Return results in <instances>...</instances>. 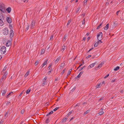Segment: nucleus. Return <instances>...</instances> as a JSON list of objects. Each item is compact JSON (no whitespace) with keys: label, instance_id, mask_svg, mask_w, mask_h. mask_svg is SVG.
Wrapping results in <instances>:
<instances>
[{"label":"nucleus","instance_id":"nucleus-32","mask_svg":"<svg viewBox=\"0 0 124 124\" xmlns=\"http://www.w3.org/2000/svg\"><path fill=\"white\" fill-rule=\"evenodd\" d=\"M39 62V61L38 60L36 61L35 63V65L36 66L38 64Z\"/></svg>","mask_w":124,"mask_h":124},{"label":"nucleus","instance_id":"nucleus-2","mask_svg":"<svg viewBox=\"0 0 124 124\" xmlns=\"http://www.w3.org/2000/svg\"><path fill=\"white\" fill-rule=\"evenodd\" d=\"M103 34L102 32L98 33L97 35V38L98 40H101L102 39Z\"/></svg>","mask_w":124,"mask_h":124},{"label":"nucleus","instance_id":"nucleus-33","mask_svg":"<svg viewBox=\"0 0 124 124\" xmlns=\"http://www.w3.org/2000/svg\"><path fill=\"white\" fill-rule=\"evenodd\" d=\"M71 70L72 69H70L69 70L68 72L67 75H69L70 74Z\"/></svg>","mask_w":124,"mask_h":124},{"label":"nucleus","instance_id":"nucleus-39","mask_svg":"<svg viewBox=\"0 0 124 124\" xmlns=\"http://www.w3.org/2000/svg\"><path fill=\"white\" fill-rule=\"evenodd\" d=\"M99 44L97 42H96L95 43L94 45V46L95 47H97L98 45Z\"/></svg>","mask_w":124,"mask_h":124},{"label":"nucleus","instance_id":"nucleus-62","mask_svg":"<svg viewBox=\"0 0 124 124\" xmlns=\"http://www.w3.org/2000/svg\"><path fill=\"white\" fill-rule=\"evenodd\" d=\"M51 65H49V66L48 67V69H50V68L51 67Z\"/></svg>","mask_w":124,"mask_h":124},{"label":"nucleus","instance_id":"nucleus-18","mask_svg":"<svg viewBox=\"0 0 124 124\" xmlns=\"http://www.w3.org/2000/svg\"><path fill=\"white\" fill-rule=\"evenodd\" d=\"M66 48V46H63L62 47L61 51L63 52Z\"/></svg>","mask_w":124,"mask_h":124},{"label":"nucleus","instance_id":"nucleus-19","mask_svg":"<svg viewBox=\"0 0 124 124\" xmlns=\"http://www.w3.org/2000/svg\"><path fill=\"white\" fill-rule=\"evenodd\" d=\"M4 24V22L3 21V20H0V26H2Z\"/></svg>","mask_w":124,"mask_h":124},{"label":"nucleus","instance_id":"nucleus-63","mask_svg":"<svg viewBox=\"0 0 124 124\" xmlns=\"http://www.w3.org/2000/svg\"><path fill=\"white\" fill-rule=\"evenodd\" d=\"M29 28V25H28L27 27L26 28V29L27 30H28Z\"/></svg>","mask_w":124,"mask_h":124},{"label":"nucleus","instance_id":"nucleus-4","mask_svg":"<svg viewBox=\"0 0 124 124\" xmlns=\"http://www.w3.org/2000/svg\"><path fill=\"white\" fill-rule=\"evenodd\" d=\"M3 32L4 35H7L8 33V29L7 27L3 29Z\"/></svg>","mask_w":124,"mask_h":124},{"label":"nucleus","instance_id":"nucleus-16","mask_svg":"<svg viewBox=\"0 0 124 124\" xmlns=\"http://www.w3.org/2000/svg\"><path fill=\"white\" fill-rule=\"evenodd\" d=\"M83 71L81 72L77 76V77L76 78H79L83 74Z\"/></svg>","mask_w":124,"mask_h":124},{"label":"nucleus","instance_id":"nucleus-27","mask_svg":"<svg viewBox=\"0 0 124 124\" xmlns=\"http://www.w3.org/2000/svg\"><path fill=\"white\" fill-rule=\"evenodd\" d=\"M90 110H88L86 111V112H85L84 114V115H85L86 114H87L88 113H89L90 112Z\"/></svg>","mask_w":124,"mask_h":124},{"label":"nucleus","instance_id":"nucleus-60","mask_svg":"<svg viewBox=\"0 0 124 124\" xmlns=\"http://www.w3.org/2000/svg\"><path fill=\"white\" fill-rule=\"evenodd\" d=\"M120 93H124V91L123 90H121L120 91Z\"/></svg>","mask_w":124,"mask_h":124},{"label":"nucleus","instance_id":"nucleus-47","mask_svg":"<svg viewBox=\"0 0 124 124\" xmlns=\"http://www.w3.org/2000/svg\"><path fill=\"white\" fill-rule=\"evenodd\" d=\"M85 67V66H84L83 67L79 69V71H80L81 70H82Z\"/></svg>","mask_w":124,"mask_h":124},{"label":"nucleus","instance_id":"nucleus-36","mask_svg":"<svg viewBox=\"0 0 124 124\" xmlns=\"http://www.w3.org/2000/svg\"><path fill=\"white\" fill-rule=\"evenodd\" d=\"M8 113H9V112H8V111L7 112L5 113V114L4 115V116L5 117H6L8 116Z\"/></svg>","mask_w":124,"mask_h":124},{"label":"nucleus","instance_id":"nucleus-25","mask_svg":"<svg viewBox=\"0 0 124 124\" xmlns=\"http://www.w3.org/2000/svg\"><path fill=\"white\" fill-rule=\"evenodd\" d=\"M67 35H66L64 36V37L63 38V42L65 41V40L66 38V37H67Z\"/></svg>","mask_w":124,"mask_h":124},{"label":"nucleus","instance_id":"nucleus-56","mask_svg":"<svg viewBox=\"0 0 124 124\" xmlns=\"http://www.w3.org/2000/svg\"><path fill=\"white\" fill-rule=\"evenodd\" d=\"M9 28L11 29H12L13 28L12 27L11 25H9Z\"/></svg>","mask_w":124,"mask_h":124},{"label":"nucleus","instance_id":"nucleus-10","mask_svg":"<svg viewBox=\"0 0 124 124\" xmlns=\"http://www.w3.org/2000/svg\"><path fill=\"white\" fill-rule=\"evenodd\" d=\"M61 58V57L60 56L57 58L56 60H55L54 61V63L55 64H56L60 60Z\"/></svg>","mask_w":124,"mask_h":124},{"label":"nucleus","instance_id":"nucleus-24","mask_svg":"<svg viewBox=\"0 0 124 124\" xmlns=\"http://www.w3.org/2000/svg\"><path fill=\"white\" fill-rule=\"evenodd\" d=\"M30 71H28L24 75V77H26L29 74Z\"/></svg>","mask_w":124,"mask_h":124},{"label":"nucleus","instance_id":"nucleus-3","mask_svg":"<svg viewBox=\"0 0 124 124\" xmlns=\"http://www.w3.org/2000/svg\"><path fill=\"white\" fill-rule=\"evenodd\" d=\"M6 51V47L4 46H3L1 48L0 52L1 54H4Z\"/></svg>","mask_w":124,"mask_h":124},{"label":"nucleus","instance_id":"nucleus-57","mask_svg":"<svg viewBox=\"0 0 124 124\" xmlns=\"http://www.w3.org/2000/svg\"><path fill=\"white\" fill-rule=\"evenodd\" d=\"M116 81V79H114V80H113L111 81V82H115Z\"/></svg>","mask_w":124,"mask_h":124},{"label":"nucleus","instance_id":"nucleus-12","mask_svg":"<svg viewBox=\"0 0 124 124\" xmlns=\"http://www.w3.org/2000/svg\"><path fill=\"white\" fill-rule=\"evenodd\" d=\"M11 10V8L10 7H8L6 9V10L7 11V12L9 13H10Z\"/></svg>","mask_w":124,"mask_h":124},{"label":"nucleus","instance_id":"nucleus-1","mask_svg":"<svg viewBox=\"0 0 124 124\" xmlns=\"http://www.w3.org/2000/svg\"><path fill=\"white\" fill-rule=\"evenodd\" d=\"M5 8V5L3 4H1L0 5V10L2 12L5 13L6 12Z\"/></svg>","mask_w":124,"mask_h":124},{"label":"nucleus","instance_id":"nucleus-34","mask_svg":"<svg viewBox=\"0 0 124 124\" xmlns=\"http://www.w3.org/2000/svg\"><path fill=\"white\" fill-rule=\"evenodd\" d=\"M31 91L30 89H28V90H27L26 93L27 94H28L29 92H30Z\"/></svg>","mask_w":124,"mask_h":124},{"label":"nucleus","instance_id":"nucleus-22","mask_svg":"<svg viewBox=\"0 0 124 124\" xmlns=\"http://www.w3.org/2000/svg\"><path fill=\"white\" fill-rule=\"evenodd\" d=\"M119 68L120 67L118 66H117L114 69V70L115 71L119 69Z\"/></svg>","mask_w":124,"mask_h":124},{"label":"nucleus","instance_id":"nucleus-41","mask_svg":"<svg viewBox=\"0 0 124 124\" xmlns=\"http://www.w3.org/2000/svg\"><path fill=\"white\" fill-rule=\"evenodd\" d=\"M101 86V85H100V84H98L96 86V87L97 88H99Z\"/></svg>","mask_w":124,"mask_h":124},{"label":"nucleus","instance_id":"nucleus-51","mask_svg":"<svg viewBox=\"0 0 124 124\" xmlns=\"http://www.w3.org/2000/svg\"><path fill=\"white\" fill-rule=\"evenodd\" d=\"M47 78V77H45L43 79V81H46V80Z\"/></svg>","mask_w":124,"mask_h":124},{"label":"nucleus","instance_id":"nucleus-53","mask_svg":"<svg viewBox=\"0 0 124 124\" xmlns=\"http://www.w3.org/2000/svg\"><path fill=\"white\" fill-rule=\"evenodd\" d=\"M84 63V62H83L82 63V64H81L78 67V68H79Z\"/></svg>","mask_w":124,"mask_h":124},{"label":"nucleus","instance_id":"nucleus-61","mask_svg":"<svg viewBox=\"0 0 124 124\" xmlns=\"http://www.w3.org/2000/svg\"><path fill=\"white\" fill-rule=\"evenodd\" d=\"M7 73H5L3 76H5V77H6V76H7Z\"/></svg>","mask_w":124,"mask_h":124},{"label":"nucleus","instance_id":"nucleus-55","mask_svg":"<svg viewBox=\"0 0 124 124\" xmlns=\"http://www.w3.org/2000/svg\"><path fill=\"white\" fill-rule=\"evenodd\" d=\"M91 56V55H89L87 56L86 58H88Z\"/></svg>","mask_w":124,"mask_h":124},{"label":"nucleus","instance_id":"nucleus-49","mask_svg":"<svg viewBox=\"0 0 124 124\" xmlns=\"http://www.w3.org/2000/svg\"><path fill=\"white\" fill-rule=\"evenodd\" d=\"M104 98V97H101L100 98L99 101H101Z\"/></svg>","mask_w":124,"mask_h":124},{"label":"nucleus","instance_id":"nucleus-35","mask_svg":"<svg viewBox=\"0 0 124 124\" xmlns=\"http://www.w3.org/2000/svg\"><path fill=\"white\" fill-rule=\"evenodd\" d=\"M102 24V23L100 24L97 27V28L96 29H99L100 28L101 26V25Z\"/></svg>","mask_w":124,"mask_h":124},{"label":"nucleus","instance_id":"nucleus-7","mask_svg":"<svg viewBox=\"0 0 124 124\" xmlns=\"http://www.w3.org/2000/svg\"><path fill=\"white\" fill-rule=\"evenodd\" d=\"M10 37L11 38L13 37L14 36V31L12 30H11L10 31Z\"/></svg>","mask_w":124,"mask_h":124},{"label":"nucleus","instance_id":"nucleus-46","mask_svg":"<svg viewBox=\"0 0 124 124\" xmlns=\"http://www.w3.org/2000/svg\"><path fill=\"white\" fill-rule=\"evenodd\" d=\"M53 35H52L50 37V40H52V39H53Z\"/></svg>","mask_w":124,"mask_h":124},{"label":"nucleus","instance_id":"nucleus-28","mask_svg":"<svg viewBox=\"0 0 124 124\" xmlns=\"http://www.w3.org/2000/svg\"><path fill=\"white\" fill-rule=\"evenodd\" d=\"M104 113V112L103 111H100V110L98 114L100 115H101L103 114Z\"/></svg>","mask_w":124,"mask_h":124},{"label":"nucleus","instance_id":"nucleus-59","mask_svg":"<svg viewBox=\"0 0 124 124\" xmlns=\"http://www.w3.org/2000/svg\"><path fill=\"white\" fill-rule=\"evenodd\" d=\"M120 11V10H119L118 11H117V12L116 13V14L117 15H118L119 14V12Z\"/></svg>","mask_w":124,"mask_h":124},{"label":"nucleus","instance_id":"nucleus-11","mask_svg":"<svg viewBox=\"0 0 124 124\" xmlns=\"http://www.w3.org/2000/svg\"><path fill=\"white\" fill-rule=\"evenodd\" d=\"M11 44V42L10 40H8L6 44V46H9Z\"/></svg>","mask_w":124,"mask_h":124},{"label":"nucleus","instance_id":"nucleus-42","mask_svg":"<svg viewBox=\"0 0 124 124\" xmlns=\"http://www.w3.org/2000/svg\"><path fill=\"white\" fill-rule=\"evenodd\" d=\"M24 112V109H22L21 111V113L22 114H23Z\"/></svg>","mask_w":124,"mask_h":124},{"label":"nucleus","instance_id":"nucleus-5","mask_svg":"<svg viewBox=\"0 0 124 124\" xmlns=\"http://www.w3.org/2000/svg\"><path fill=\"white\" fill-rule=\"evenodd\" d=\"M35 21H32L31 22L30 28L31 29L33 28L35 26Z\"/></svg>","mask_w":124,"mask_h":124},{"label":"nucleus","instance_id":"nucleus-30","mask_svg":"<svg viewBox=\"0 0 124 124\" xmlns=\"http://www.w3.org/2000/svg\"><path fill=\"white\" fill-rule=\"evenodd\" d=\"M53 111L52 110L50 112H49V113H48V114H47L46 115V116H48L50 114H53Z\"/></svg>","mask_w":124,"mask_h":124},{"label":"nucleus","instance_id":"nucleus-6","mask_svg":"<svg viewBox=\"0 0 124 124\" xmlns=\"http://www.w3.org/2000/svg\"><path fill=\"white\" fill-rule=\"evenodd\" d=\"M65 65V62H63L62 63H61L60 66V69H62Z\"/></svg>","mask_w":124,"mask_h":124},{"label":"nucleus","instance_id":"nucleus-20","mask_svg":"<svg viewBox=\"0 0 124 124\" xmlns=\"http://www.w3.org/2000/svg\"><path fill=\"white\" fill-rule=\"evenodd\" d=\"M6 78V77H5V76H3L0 80V81L1 82L2 81H3V80L5 79Z\"/></svg>","mask_w":124,"mask_h":124},{"label":"nucleus","instance_id":"nucleus-58","mask_svg":"<svg viewBox=\"0 0 124 124\" xmlns=\"http://www.w3.org/2000/svg\"><path fill=\"white\" fill-rule=\"evenodd\" d=\"M23 0V1L24 2L26 3L28 1V0Z\"/></svg>","mask_w":124,"mask_h":124},{"label":"nucleus","instance_id":"nucleus-15","mask_svg":"<svg viewBox=\"0 0 124 124\" xmlns=\"http://www.w3.org/2000/svg\"><path fill=\"white\" fill-rule=\"evenodd\" d=\"M4 17L3 14H0V20H3L4 19Z\"/></svg>","mask_w":124,"mask_h":124},{"label":"nucleus","instance_id":"nucleus-26","mask_svg":"<svg viewBox=\"0 0 124 124\" xmlns=\"http://www.w3.org/2000/svg\"><path fill=\"white\" fill-rule=\"evenodd\" d=\"M45 50L44 49H42L41 50V54H43L44 53Z\"/></svg>","mask_w":124,"mask_h":124},{"label":"nucleus","instance_id":"nucleus-52","mask_svg":"<svg viewBox=\"0 0 124 124\" xmlns=\"http://www.w3.org/2000/svg\"><path fill=\"white\" fill-rule=\"evenodd\" d=\"M85 19H84L82 21V23L83 24H85Z\"/></svg>","mask_w":124,"mask_h":124},{"label":"nucleus","instance_id":"nucleus-23","mask_svg":"<svg viewBox=\"0 0 124 124\" xmlns=\"http://www.w3.org/2000/svg\"><path fill=\"white\" fill-rule=\"evenodd\" d=\"M7 91L6 90H4L3 91V92L2 93V95L4 96V95L6 93V92Z\"/></svg>","mask_w":124,"mask_h":124},{"label":"nucleus","instance_id":"nucleus-9","mask_svg":"<svg viewBox=\"0 0 124 124\" xmlns=\"http://www.w3.org/2000/svg\"><path fill=\"white\" fill-rule=\"evenodd\" d=\"M48 61V60H46L44 63L42 64V65H41V67L42 68H43L45 65H46L47 63V62Z\"/></svg>","mask_w":124,"mask_h":124},{"label":"nucleus","instance_id":"nucleus-31","mask_svg":"<svg viewBox=\"0 0 124 124\" xmlns=\"http://www.w3.org/2000/svg\"><path fill=\"white\" fill-rule=\"evenodd\" d=\"M71 19L68 22V23L67 24V26H68L70 23L71 22Z\"/></svg>","mask_w":124,"mask_h":124},{"label":"nucleus","instance_id":"nucleus-64","mask_svg":"<svg viewBox=\"0 0 124 124\" xmlns=\"http://www.w3.org/2000/svg\"><path fill=\"white\" fill-rule=\"evenodd\" d=\"M3 122L1 121L0 122V124H3Z\"/></svg>","mask_w":124,"mask_h":124},{"label":"nucleus","instance_id":"nucleus-29","mask_svg":"<svg viewBox=\"0 0 124 124\" xmlns=\"http://www.w3.org/2000/svg\"><path fill=\"white\" fill-rule=\"evenodd\" d=\"M88 0H85L84 1L83 5H86L87 4V2Z\"/></svg>","mask_w":124,"mask_h":124},{"label":"nucleus","instance_id":"nucleus-13","mask_svg":"<svg viewBox=\"0 0 124 124\" xmlns=\"http://www.w3.org/2000/svg\"><path fill=\"white\" fill-rule=\"evenodd\" d=\"M95 64V63H93L91 64L88 66V68L90 69L93 67L94 66Z\"/></svg>","mask_w":124,"mask_h":124},{"label":"nucleus","instance_id":"nucleus-8","mask_svg":"<svg viewBox=\"0 0 124 124\" xmlns=\"http://www.w3.org/2000/svg\"><path fill=\"white\" fill-rule=\"evenodd\" d=\"M6 20L9 23H11L12 22V20L11 18L9 17H7L6 18Z\"/></svg>","mask_w":124,"mask_h":124},{"label":"nucleus","instance_id":"nucleus-40","mask_svg":"<svg viewBox=\"0 0 124 124\" xmlns=\"http://www.w3.org/2000/svg\"><path fill=\"white\" fill-rule=\"evenodd\" d=\"M7 67L6 66H5L4 67L3 69V70H2V72H3V73H4V72H3V71L5 70H6V69H7Z\"/></svg>","mask_w":124,"mask_h":124},{"label":"nucleus","instance_id":"nucleus-21","mask_svg":"<svg viewBox=\"0 0 124 124\" xmlns=\"http://www.w3.org/2000/svg\"><path fill=\"white\" fill-rule=\"evenodd\" d=\"M81 8V7L79 6L78 8H77V10L76 11V13H78L79 11Z\"/></svg>","mask_w":124,"mask_h":124},{"label":"nucleus","instance_id":"nucleus-38","mask_svg":"<svg viewBox=\"0 0 124 124\" xmlns=\"http://www.w3.org/2000/svg\"><path fill=\"white\" fill-rule=\"evenodd\" d=\"M66 70V69H65L62 71V72L61 73L62 75H63V74L64 73V72L65 70Z\"/></svg>","mask_w":124,"mask_h":124},{"label":"nucleus","instance_id":"nucleus-50","mask_svg":"<svg viewBox=\"0 0 124 124\" xmlns=\"http://www.w3.org/2000/svg\"><path fill=\"white\" fill-rule=\"evenodd\" d=\"M72 113V111H70V112L68 114V116H69L71 115V113Z\"/></svg>","mask_w":124,"mask_h":124},{"label":"nucleus","instance_id":"nucleus-37","mask_svg":"<svg viewBox=\"0 0 124 124\" xmlns=\"http://www.w3.org/2000/svg\"><path fill=\"white\" fill-rule=\"evenodd\" d=\"M46 81H43V83H42V85H45L46 84Z\"/></svg>","mask_w":124,"mask_h":124},{"label":"nucleus","instance_id":"nucleus-54","mask_svg":"<svg viewBox=\"0 0 124 124\" xmlns=\"http://www.w3.org/2000/svg\"><path fill=\"white\" fill-rule=\"evenodd\" d=\"M109 74H108L106 76H105L104 77V78H107V77H108L109 76Z\"/></svg>","mask_w":124,"mask_h":124},{"label":"nucleus","instance_id":"nucleus-45","mask_svg":"<svg viewBox=\"0 0 124 124\" xmlns=\"http://www.w3.org/2000/svg\"><path fill=\"white\" fill-rule=\"evenodd\" d=\"M98 40V41L97 42L98 43V44H101V43L102 42L101 41V40Z\"/></svg>","mask_w":124,"mask_h":124},{"label":"nucleus","instance_id":"nucleus-17","mask_svg":"<svg viewBox=\"0 0 124 124\" xmlns=\"http://www.w3.org/2000/svg\"><path fill=\"white\" fill-rule=\"evenodd\" d=\"M109 27V24L108 23L104 28V30H107L108 28Z\"/></svg>","mask_w":124,"mask_h":124},{"label":"nucleus","instance_id":"nucleus-44","mask_svg":"<svg viewBox=\"0 0 124 124\" xmlns=\"http://www.w3.org/2000/svg\"><path fill=\"white\" fill-rule=\"evenodd\" d=\"M58 107H56L54 109H53V110L54 111H56L57 109H58Z\"/></svg>","mask_w":124,"mask_h":124},{"label":"nucleus","instance_id":"nucleus-43","mask_svg":"<svg viewBox=\"0 0 124 124\" xmlns=\"http://www.w3.org/2000/svg\"><path fill=\"white\" fill-rule=\"evenodd\" d=\"M49 119H48V118L47 119L46 121L45 122L46 123H49Z\"/></svg>","mask_w":124,"mask_h":124},{"label":"nucleus","instance_id":"nucleus-48","mask_svg":"<svg viewBox=\"0 0 124 124\" xmlns=\"http://www.w3.org/2000/svg\"><path fill=\"white\" fill-rule=\"evenodd\" d=\"M13 93L12 92H10L8 94V95L7 96V97H8V96L10 95L11 93Z\"/></svg>","mask_w":124,"mask_h":124},{"label":"nucleus","instance_id":"nucleus-14","mask_svg":"<svg viewBox=\"0 0 124 124\" xmlns=\"http://www.w3.org/2000/svg\"><path fill=\"white\" fill-rule=\"evenodd\" d=\"M104 62H101L99 65L97 67V68H100L102 66Z\"/></svg>","mask_w":124,"mask_h":124}]
</instances>
